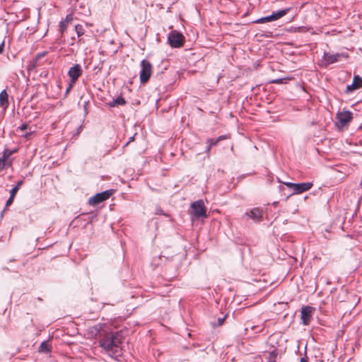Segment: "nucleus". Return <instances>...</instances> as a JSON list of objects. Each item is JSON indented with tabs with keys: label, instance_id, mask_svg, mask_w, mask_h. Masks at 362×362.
<instances>
[{
	"label": "nucleus",
	"instance_id": "obj_1",
	"mask_svg": "<svg viewBox=\"0 0 362 362\" xmlns=\"http://www.w3.org/2000/svg\"><path fill=\"white\" fill-rule=\"evenodd\" d=\"M104 324H98L94 326L93 332L98 339L100 346L111 358L117 359L122 354L121 346L122 336L119 332H108L105 329Z\"/></svg>",
	"mask_w": 362,
	"mask_h": 362
},
{
	"label": "nucleus",
	"instance_id": "obj_2",
	"mask_svg": "<svg viewBox=\"0 0 362 362\" xmlns=\"http://www.w3.org/2000/svg\"><path fill=\"white\" fill-rule=\"evenodd\" d=\"M191 216L193 218H206V209L202 200H197L191 204Z\"/></svg>",
	"mask_w": 362,
	"mask_h": 362
},
{
	"label": "nucleus",
	"instance_id": "obj_3",
	"mask_svg": "<svg viewBox=\"0 0 362 362\" xmlns=\"http://www.w3.org/2000/svg\"><path fill=\"white\" fill-rule=\"evenodd\" d=\"M184 40V35L177 30H173L168 34V42L172 47L180 48L182 47Z\"/></svg>",
	"mask_w": 362,
	"mask_h": 362
},
{
	"label": "nucleus",
	"instance_id": "obj_4",
	"mask_svg": "<svg viewBox=\"0 0 362 362\" xmlns=\"http://www.w3.org/2000/svg\"><path fill=\"white\" fill-rule=\"evenodd\" d=\"M284 184L292 190L291 194H301L308 191L313 186V183L311 182L293 183L287 182Z\"/></svg>",
	"mask_w": 362,
	"mask_h": 362
},
{
	"label": "nucleus",
	"instance_id": "obj_5",
	"mask_svg": "<svg viewBox=\"0 0 362 362\" xmlns=\"http://www.w3.org/2000/svg\"><path fill=\"white\" fill-rule=\"evenodd\" d=\"M141 71H140V81L141 83H146L152 74V66L151 63L146 59H144L141 62Z\"/></svg>",
	"mask_w": 362,
	"mask_h": 362
},
{
	"label": "nucleus",
	"instance_id": "obj_6",
	"mask_svg": "<svg viewBox=\"0 0 362 362\" xmlns=\"http://www.w3.org/2000/svg\"><path fill=\"white\" fill-rule=\"evenodd\" d=\"M315 311V308L306 305L301 308L300 311V319L303 325H308L313 320V314Z\"/></svg>",
	"mask_w": 362,
	"mask_h": 362
},
{
	"label": "nucleus",
	"instance_id": "obj_7",
	"mask_svg": "<svg viewBox=\"0 0 362 362\" xmlns=\"http://www.w3.org/2000/svg\"><path fill=\"white\" fill-rule=\"evenodd\" d=\"M289 11V8L279 10L276 12H273L271 15L260 18L255 21L256 23H264L270 21H276L284 16Z\"/></svg>",
	"mask_w": 362,
	"mask_h": 362
},
{
	"label": "nucleus",
	"instance_id": "obj_8",
	"mask_svg": "<svg viewBox=\"0 0 362 362\" xmlns=\"http://www.w3.org/2000/svg\"><path fill=\"white\" fill-rule=\"evenodd\" d=\"M112 193H113L112 189L105 190L100 193H98L95 196L90 197L88 199V203H89V204L93 205V206L98 204L107 200V199H109L110 197L112 194Z\"/></svg>",
	"mask_w": 362,
	"mask_h": 362
},
{
	"label": "nucleus",
	"instance_id": "obj_9",
	"mask_svg": "<svg viewBox=\"0 0 362 362\" xmlns=\"http://www.w3.org/2000/svg\"><path fill=\"white\" fill-rule=\"evenodd\" d=\"M83 70L81 66L76 64L71 66L68 71V76L70 79V82L72 84H75L78 81V78L82 75Z\"/></svg>",
	"mask_w": 362,
	"mask_h": 362
},
{
	"label": "nucleus",
	"instance_id": "obj_10",
	"mask_svg": "<svg viewBox=\"0 0 362 362\" xmlns=\"http://www.w3.org/2000/svg\"><path fill=\"white\" fill-rule=\"evenodd\" d=\"M263 214V210L259 207L254 208L245 213L246 216H248L255 222H260L262 220Z\"/></svg>",
	"mask_w": 362,
	"mask_h": 362
},
{
	"label": "nucleus",
	"instance_id": "obj_11",
	"mask_svg": "<svg viewBox=\"0 0 362 362\" xmlns=\"http://www.w3.org/2000/svg\"><path fill=\"white\" fill-rule=\"evenodd\" d=\"M337 117L340 124L344 126L352 119V113L350 111H342L337 115Z\"/></svg>",
	"mask_w": 362,
	"mask_h": 362
},
{
	"label": "nucleus",
	"instance_id": "obj_12",
	"mask_svg": "<svg viewBox=\"0 0 362 362\" xmlns=\"http://www.w3.org/2000/svg\"><path fill=\"white\" fill-rule=\"evenodd\" d=\"M339 54H332L330 52H325L322 57V63L325 66L332 64L337 62L339 58Z\"/></svg>",
	"mask_w": 362,
	"mask_h": 362
},
{
	"label": "nucleus",
	"instance_id": "obj_13",
	"mask_svg": "<svg viewBox=\"0 0 362 362\" xmlns=\"http://www.w3.org/2000/svg\"><path fill=\"white\" fill-rule=\"evenodd\" d=\"M362 87V78L359 76L354 77L351 85L347 86V90L358 89Z\"/></svg>",
	"mask_w": 362,
	"mask_h": 362
},
{
	"label": "nucleus",
	"instance_id": "obj_14",
	"mask_svg": "<svg viewBox=\"0 0 362 362\" xmlns=\"http://www.w3.org/2000/svg\"><path fill=\"white\" fill-rule=\"evenodd\" d=\"M8 106V95L6 90H3L0 93V107L6 110Z\"/></svg>",
	"mask_w": 362,
	"mask_h": 362
},
{
	"label": "nucleus",
	"instance_id": "obj_15",
	"mask_svg": "<svg viewBox=\"0 0 362 362\" xmlns=\"http://www.w3.org/2000/svg\"><path fill=\"white\" fill-rule=\"evenodd\" d=\"M125 104H126V101H125L124 98H123L122 97H117V98L110 101L108 103V105L110 107H116L118 105H124Z\"/></svg>",
	"mask_w": 362,
	"mask_h": 362
},
{
	"label": "nucleus",
	"instance_id": "obj_16",
	"mask_svg": "<svg viewBox=\"0 0 362 362\" xmlns=\"http://www.w3.org/2000/svg\"><path fill=\"white\" fill-rule=\"evenodd\" d=\"M277 357V352L276 350H273L269 353V356L267 357V362H276V359Z\"/></svg>",
	"mask_w": 362,
	"mask_h": 362
},
{
	"label": "nucleus",
	"instance_id": "obj_17",
	"mask_svg": "<svg viewBox=\"0 0 362 362\" xmlns=\"http://www.w3.org/2000/svg\"><path fill=\"white\" fill-rule=\"evenodd\" d=\"M75 31L77 34L78 37H81L84 34V29L82 25L77 24L75 26Z\"/></svg>",
	"mask_w": 362,
	"mask_h": 362
},
{
	"label": "nucleus",
	"instance_id": "obj_18",
	"mask_svg": "<svg viewBox=\"0 0 362 362\" xmlns=\"http://www.w3.org/2000/svg\"><path fill=\"white\" fill-rule=\"evenodd\" d=\"M40 350L42 352H49L50 351L49 346L47 341H43L40 346Z\"/></svg>",
	"mask_w": 362,
	"mask_h": 362
},
{
	"label": "nucleus",
	"instance_id": "obj_19",
	"mask_svg": "<svg viewBox=\"0 0 362 362\" xmlns=\"http://www.w3.org/2000/svg\"><path fill=\"white\" fill-rule=\"evenodd\" d=\"M12 152L9 151L8 150L6 149L4 150L1 159L7 162V160L9 158V157L11 156Z\"/></svg>",
	"mask_w": 362,
	"mask_h": 362
},
{
	"label": "nucleus",
	"instance_id": "obj_20",
	"mask_svg": "<svg viewBox=\"0 0 362 362\" xmlns=\"http://www.w3.org/2000/svg\"><path fill=\"white\" fill-rule=\"evenodd\" d=\"M59 28L62 33H63L67 28V23L66 21H62L59 23Z\"/></svg>",
	"mask_w": 362,
	"mask_h": 362
},
{
	"label": "nucleus",
	"instance_id": "obj_21",
	"mask_svg": "<svg viewBox=\"0 0 362 362\" xmlns=\"http://www.w3.org/2000/svg\"><path fill=\"white\" fill-rule=\"evenodd\" d=\"M218 143L217 139H207V144L210 145V146H213L216 145Z\"/></svg>",
	"mask_w": 362,
	"mask_h": 362
},
{
	"label": "nucleus",
	"instance_id": "obj_22",
	"mask_svg": "<svg viewBox=\"0 0 362 362\" xmlns=\"http://www.w3.org/2000/svg\"><path fill=\"white\" fill-rule=\"evenodd\" d=\"M45 55V52L39 53L37 54L35 57V63L32 65L33 67H35L36 66V62L38 59H40L41 57H44Z\"/></svg>",
	"mask_w": 362,
	"mask_h": 362
},
{
	"label": "nucleus",
	"instance_id": "obj_23",
	"mask_svg": "<svg viewBox=\"0 0 362 362\" xmlns=\"http://www.w3.org/2000/svg\"><path fill=\"white\" fill-rule=\"evenodd\" d=\"M18 191V186H15L13 187L11 190H10V196H12L13 197H15L17 192Z\"/></svg>",
	"mask_w": 362,
	"mask_h": 362
},
{
	"label": "nucleus",
	"instance_id": "obj_24",
	"mask_svg": "<svg viewBox=\"0 0 362 362\" xmlns=\"http://www.w3.org/2000/svg\"><path fill=\"white\" fill-rule=\"evenodd\" d=\"M6 165H7V163L5 160L0 158V172L1 170H3L6 168Z\"/></svg>",
	"mask_w": 362,
	"mask_h": 362
},
{
	"label": "nucleus",
	"instance_id": "obj_25",
	"mask_svg": "<svg viewBox=\"0 0 362 362\" xmlns=\"http://www.w3.org/2000/svg\"><path fill=\"white\" fill-rule=\"evenodd\" d=\"M284 78H276L271 81L272 83L281 84L283 83Z\"/></svg>",
	"mask_w": 362,
	"mask_h": 362
},
{
	"label": "nucleus",
	"instance_id": "obj_26",
	"mask_svg": "<svg viewBox=\"0 0 362 362\" xmlns=\"http://www.w3.org/2000/svg\"><path fill=\"white\" fill-rule=\"evenodd\" d=\"M13 199H14L13 197L10 196L9 198L6 201V206H10L13 203Z\"/></svg>",
	"mask_w": 362,
	"mask_h": 362
},
{
	"label": "nucleus",
	"instance_id": "obj_27",
	"mask_svg": "<svg viewBox=\"0 0 362 362\" xmlns=\"http://www.w3.org/2000/svg\"><path fill=\"white\" fill-rule=\"evenodd\" d=\"M73 20V15L72 14H68L66 16V18L64 21H66V23H68Z\"/></svg>",
	"mask_w": 362,
	"mask_h": 362
},
{
	"label": "nucleus",
	"instance_id": "obj_28",
	"mask_svg": "<svg viewBox=\"0 0 362 362\" xmlns=\"http://www.w3.org/2000/svg\"><path fill=\"white\" fill-rule=\"evenodd\" d=\"M225 318H226V317H223L222 318H218V326L221 325L223 323V322L225 320Z\"/></svg>",
	"mask_w": 362,
	"mask_h": 362
},
{
	"label": "nucleus",
	"instance_id": "obj_29",
	"mask_svg": "<svg viewBox=\"0 0 362 362\" xmlns=\"http://www.w3.org/2000/svg\"><path fill=\"white\" fill-rule=\"evenodd\" d=\"M217 140L218 141V142L221 140H223V139H228V136L226 135H221L220 136H218V138H216Z\"/></svg>",
	"mask_w": 362,
	"mask_h": 362
},
{
	"label": "nucleus",
	"instance_id": "obj_30",
	"mask_svg": "<svg viewBox=\"0 0 362 362\" xmlns=\"http://www.w3.org/2000/svg\"><path fill=\"white\" fill-rule=\"evenodd\" d=\"M4 41H3L0 44V54H1L4 52Z\"/></svg>",
	"mask_w": 362,
	"mask_h": 362
},
{
	"label": "nucleus",
	"instance_id": "obj_31",
	"mask_svg": "<svg viewBox=\"0 0 362 362\" xmlns=\"http://www.w3.org/2000/svg\"><path fill=\"white\" fill-rule=\"evenodd\" d=\"M27 128H28V124H22V126L21 127V129L22 131H25V130H26V129H27Z\"/></svg>",
	"mask_w": 362,
	"mask_h": 362
},
{
	"label": "nucleus",
	"instance_id": "obj_32",
	"mask_svg": "<svg viewBox=\"0 0 362 362\" xmlns=\"http://www.w3.org/2000/svg\"><path fill=\"white\" fill-rule=\"evenodd\" d=\"M74 84H72L71 82H70V84L69 86V87L66 88V93H69V90L71 89L72 86H74Z\"/></svg>",
	"mask_w": 362,
	"mask_h": 362
},
{
	"label": "nucleus",
	"instance_id": "obj_33",
	"mask_svg": "<svg viewBox=\"0 0 362 362\" xmlns=\"http://www.w3.org/2000/svg\"><path fill=\"white\" fill-rule=\"evenodd\" d=\"M23 183V180H21L18 182L17 185L16 186H18V189H19V187L21 186V185Z\"/></svg>",
	"mask_w": 362,
	"mask_h": 362
},
{
	"label": "nucleus",
	"instance_id": "obj_34",
	"mask_svg": "<svg viewBox=\"0 0 362 362\" xmlns=\"http://www.w3.org/2000/svg\"><path fill=\"white\" fill-rule=\"evenodd\" d=\"M134 140V136H132L129 138V141L126 143V144L124 145L125 146H127L131 141H132Z\"/></svg>",
	"mask_w": 362,
	"mask_h": 362
},
{
	"label": "nucleus",
	"instance_id": "obj_35",
	"mask_svg": "<svg viewBox=\"0 0 362 362\" xmlns=\"http://www.w3.org/2000/svg\"><path fill=\"white\" fill-rule=\"evenodd\" d=\"M300 362H309V361L305 358H301Z\"/></svg>",
	"mask_w": 362,
	"mask_h": 362
},
{
	"label": "nucleus",
	"instance_id": "obj_36",
	"mask_svg": "<svg viewBox=\"0 0 362 362\" xmlns=\"http://www.w3.org/2000/svg\"><path fill=\"white\" fill-rule=\"evenodd\" d=\"M211 147H212V146H210V145H209V144H208V146H207V148H206V152H209V151H210V149H211Z\"/></svg>",
	"mask_w": 362,
	"mask_h": 362
},
{
	"label": "nucleus",
	"instance_id": "obj_37",
	"mask_svg": "<svg viewBox=\"0 0 362 362\" xmlns=\"http://www.w3.org/2000/svg\"><path fill=\"white\" fill-rule=\"evenodd\" d=\"M298 29L299 31H304V28L303 27H299Z\"/></svg>",
	"mask_w": 362,
	"mask_h": 362
},
{
	"label": "nucleus",
	"instance_id": "obj_38",
	"mask_svg": "<svg viewBox=\"0 0 362 362\" xmlns=\"http://www.w3.org/2000/svg\"><path fill=\"white\" fill-rule=\"evenodd\" d=\"M256 327H257L253 326V327H252V329H256Z\"/></svg>",
	"mask_w": 362,
	"mask_h": 362
}]
</instances>
